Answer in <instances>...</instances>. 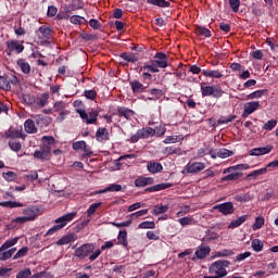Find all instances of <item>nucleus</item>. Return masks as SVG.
Masks as SVG:
<instances>
[{
	"instance_id": "473e14b6",
	"label": "nucleus",
	"mask_w": 278,
	"mask_h": 278,
	"mask_svg": "<svg viewBox=\"0 0 278 278\" xmlns=\"http://www.w3.org/2000/svg\"><path fill=\"white\" fill-rule=\"evenodd\" d=\"M139 134L141 135V138H143V139L153 138V136H155V129L151 128V127L141 128V129H139Z\"/></svg>"
},
{
	"instance_id": "052dcab7",
	"label": "nucleus",
	"mask_w": 278,
	"mask_h": 278,
	"mask_svg": "<svg viewBox=\"0 0 278 278\" xmlns=\"http://www.w3.org/2000/svg\"><path fill=\"white\" fill-rule=\"evenodd\" d=\"M2 177L5 181H15L16 174L14 172H7L2 174Z\"/></svg>"
},
{
	"instance_id": "7c9ffc66",
	"label": "nucleus",
	"mask_w": 278,
	"mask_h": 278,
	"mask_svg": "<svg viewBox=\"0 0 278 278\" xmlns=\"http://www.w3.org/2000/svg\"><path fill=\"white\" fill-rule=\"evenodd\" d=\"M248 168H249V164H238V165L230 166V167L224 169L223 174L227 175V173L231 174L236 170H248Z\"/></svg>"
},
{
	"instance_id": "4468645a",
	"label": "nucleus",
	"mask_w": 278,
	"mask_h": 278,
	"mask_svg": "<svg viewBox=\"0 0 278 278\" xmlns=\"http://www.w3.org/2000/svg\"><path fill=\"white\" fill-rule=\"evenodd\" d=\"M38 206H29L23 211V215L26 217L27 222L30 223L35 218H38Z\"/></svg>"
},
{
	"instance_id": "7ed1b4c3",
	"label": "nucleus",
	"mask_w": 278,
	"mask_h": 278,
	"mask_svg": "<svg viewBox=\"0 0 278 278\" xmlns=\"http://www.w3.org/2000/svg\"><path fill=\"white\" fill-rule=\"evenodd\" d=\"M15 244H18V237H15L13 239L7 240L1 247H0V262H5L12 257L16 253V248H12ZM10 249V250H8Z\"/></svg>"
},
{
	"instance_id": "79ce46f5",
	"label": "nucleus",
	"mask_w": 278,
	"mask_h": 278,
	"mask_svg": "<svg viewBox=\"0 0 278 278\" xmlns=\"http://www.w3.org/2000/svg\"><path fill=\"white\" fill-rule=\"evenodd\" d=\"M118 114L119 116H124L127 121L131 119V116H134V111L126 109V108H121L118 109Z\"/></svg>"
},
{
	"instance_id": "9b49d317",
	"label": "nucleus",
	"mask_w": 278,
	"mask_h": 278,
	"mask_svg": "<svg viewBox=\"0 0 278 278\" xmlns=\"http://www.w3.org/2000/svg\"><path fill=\"white\" fill-rule=\"evenodd\" d=\"M213 210H218V212H220V214H224V216H229V214H233V203L226 202V203L217 204L213 206Z\"/></svg>"
},
{
	"instance_id": "ea45409f",
	"label": "nucleus",
	"mask_w": 278,
	"mask_h": 278,
	"mask_svg": "<svg viewBox=\"0 0 278 278\" xmlns=\"http://www.w3.org/2000/svg\"><path fill=\"white\" fill-rule=\"evenodd\" d=\"M36 103L39 108H45L49 103V93H42L36 99Z\"/></svg>"
},
{
	"instance_id": "58836bf2",
	"label": "nucleus",
	"mask_w": 278,
	"mask_h": 278,
	"mask_svg": "<svg viewBox=\"0 0 278 278\" xmlns=\"http://www.w3.org/2000/svg\"><path fill=\"white\" fill-rule=\"evenodd\" d=\"M268 173V168L267 167H263L261 169H256L254 172H252L251 174H249L247 176V179H251V177L253 179H257V177H260V175H266Z\"/></svg>"
},
{
	"instance_id": "412c9836",
	"label": "nucleus",
	"mask_w": 278,
	"mask_h": 278,
	"mask_svg": "<svg viewBox=\"0 0 278 278\" xmlns=\"http://www.w3.org/2000/svg\"><path fill=\"white\" fill-rule=\"evenodd\" d=\"M75 240H77V235L68 233L56 241V244L58 247H64V244H71V242H75Z\"/></svg>"
},
{
	"instance_id": "0eeeda50",
	"label": "nucleus",
	"mask_w": 278,
	"mask_h": 278,
	"mask_svg": "<svg viewBox=\"0 0 278 278\" xmlns=\"http://www.w3.org/2000/svg\"><path fill=\"white\" fill-rule=\"evenodd\" d=\"M201 92L202 97H215L216 99L223 97V89L213 86H201Z\"/></svg>"
},
{
	"instance_id": "e2e57ef3",
	"label": "nucleus",
	"mask_w": 278,
	"mask_h": 278,
	"mask_svg": "<svg viewBox=\"0 0 278 278\" xmlns=\"http://www.w3.org/2000/svg\"><path fill=\"white\" fill-rule=\"evenodd\" d=\"M232 121H236V115H230L228 117H220L218 119L219 125H227L228 123H232Z\"/></svg>"
},
{
	"instance_id": "774afa93",
	"label": "nucleus",
	"mask_w": 278,
	"mask_h": 278,
	"mask_svg": "<svg viewBox=\"0 0 278 278\" xmlns=\"http://www.w3.org/2000/svg\"><path fill=\"white\" fill-rule=\"evenodd\" d=\"M74 151H81L86 147V141H76L73 143Z\"/></svg>"
},
{
	"instance_id": "5701e85b",
	"label": "nucleus",
	"mask_w": 278,
	"mask_h": 278,
	"mask_svg": "<svg viewBox=\"0 0 278 278\" xmlns=\"http://www.w3.org/2000/svg\"><path fill=\"white\" fill-rule=\"evenodd\" d=\"M121 190H123V186L112 184L102 190L96 191L94 194H105V192H121Z\"/></svg>"
},
{
	"instance_id": "f8f14e48",
	"label": "nucleus",
	"mask_w": 278,
	"mask_h": 278,
	"mask_svg": "<svg viewBox=\"0 0 278 278\" xmlns=\"http://www.w3.org/2000/svg\"><path fill=\"white\" fill-rule=\"evenodd\" d=\"M33 155L35 160H39L40 162H49L52 154L49 150H46V148L41 147L39 150H36Z\"/></svg>"
},
{
	"instance_id": "423d86ee",
	"label": "nucleus",
	"mask_w": 278,
	"mask_h": 278,
	"mask_svg": "<svg viewBox=\"0 0 278 278\" xmlns=\"http://www.w3.org/2000/svg\"><path fill=\"white\" fill-rule=\"evenodd\" d=\"M37 36V45H47L49 40L51 39V28L47 26H41L36 31Z\"/></svg>"
},
{
	"instance_id": "37998d69",
	"label": "nucleus",
	"mask_w": 278,
	"mask_h": 278,
	"mask_svg": "<svg viewBox=\"0 0 278 278\" xmlns=\"http://www.w3.org/2000/svg\"><path fill=\"white\" fill-rule=\"evenodd\" d=\"M165 212H168V205H155L152 214H154V216H160V214H165Z\"/></svg>"
},
{
	"instance_id": "c03bdc74",
	"label": "nucleus",
	"mask_w": 278,
	"mask_h": 278,
	"mask_svg": "<svg viewBox=\"0 0 278 278\" xmlns=\"http://www.w3.org/2000/svg\"><path fill=\"white\" fill-rule=\"evenodd\" d=\"M103 205V202H97L93 203L89 206V208L87 210V216L90 218V216H93L94 212H97V210H99V207H101Z\"/></svg>"
},
{
	"instance_id": "4c0bfd02",
	"label": "nucleus",
	"mask_w": 278,
	"mask_h": 278,
	"mask_svg": "<svg viewBox=\"0 0 278 278\" xmlns=\"http://www.w3.org/2000/svg\"><path fill=\"white\" fill-rule=\"evenodd\" d=\"M195 34H197V36H204V38H211L212 37V31H210V29H207L203 26H198L195 28Z\"/></svg>"
},
{
	"instance_id": "a19ab883",
	"label": "nucleus",
	"mask_w": 278,
	"mask_h": 278,
	"mask_svg": "<svg viewBox=\"0 0 278 278\" xmlns=\"http://www.w3.org/2000/svg\"><path fill=\"white\" fill-rule=\"evenodd\" d=\"M148 3L157 5V8H170V1L166 0H148Z\"/></svg>"
},
{
	"instance_id": "3c124183",
	"label": "nucleus",
	"mask_w": 278,
	"mask_h": 278,
	"mask_svg": "<svg viewBox=\"0 0 278 278\" xmlns=\"http://www.w3.org/2000/svg\"><path fill=\"white\" fill-rule=\"evenodd\" d=\"M70 22L73 24V25H84V23H88V21H86L84 17L79 16V15H73L71 18H70Z\"/></svg>"
},
{
	"instance_id": "a878e982",
	"label": "nucleus",
	"mask_w": 278,
	"mask_h": 278,
	"mask_svg": "<svg viewBox=\"0 0 278 278\" xmlns=\"http://www.w3.org/2000/svg\"><path fill=\"white\" fill-rule=\"evenodd\" d=\"M24 129L26 134H36L38 131V127H36L34 119H26L24 123Z\"/></svg>"
},
{
	"instance_id": "5fc2aeb1",
	"label": "nucleus",
	"mask_w": 278,
	"mask_h": 278,
	"mask_svg": "<svg viewBox=\"0 0 278 278\" xmlns=\"http://www.w3.org/2000/svg\"><path fill=\"white\" fill-rule=\"evenodd\" d=\"M28 252L29 248L24 247L16 252V254L13 256V260H21V257H25V255H27Z\"/></svg>"
},
{
	"instance_id": "c9c22d12",
	"label": "nucleus",
	"mask_w": 278,
	"mask_h": 278,
	"mask_svg": "<svg viewBox=\"0 0 278 278\" xmlns=\"http://www.w3.org/2000/svg\"><path fill=\"white\" fill-rule=\"evenodd\" d=\"M179 225L181 227H188V225H195L197 220H194V217L192 216H186L178 219Z\"/></svg>"
},
{
	"instance_id": "393cba45",
	"label": "nucleus",
	"mask_w": 278,
	"mask_h": 278,
	"mask_svg": "<svg viewBox=\"0 0 278 278\" xmlns=\"http://www.w3.org/2000/svg\"><path fill=\"white\" fill-rule=\"evenodd\" d=\"M202 75L204 77H211L213 79H222L223 73L218 70H203Z\"/></svg>"
},
{
	"instance_id": "39448f33",
	"label": "nucleus",
	"mask_w": 278,
	"mask_h": 278,
	"mask_svg": "<svg viewBox=\"0 0 278 278\" xmlns=\"http://www.w3.org/2000/svg\"><path fill=\"white\" fill-rule=\"evenodd\" d=\"M76 112L87 125H94V123H97L99 111L91 110L89 113H87L86 110L77 109Z\"/></svg>"
},
{
	"instance_id": "20e7f679",
	"label": "nucleus",
	"mask_w": 278,
	"mask_h": 278,
	"mask_svg": "<svg viewBox=\"0 0 278 278\" xmlns=\"http://www.w3.org/2000/svg\"><path fill=\"white\" fill-rule=\"evenodd\" d=\"M76 216L77 213H67L56 218L55 225L47 231L46 236H53V233L60 231V229H64V227H66V225H68V223H71V220H73V218Z\"/></svg>"
},
{
	"instance_id": "69168bd1",
	"label": "nucleus",
	"mask_w": 278,
	"mask_h": 278,
	"mask_svg": "<svg viewBox=\"0 0 278 278\" xmlns=\"http://www.w3.org/2000/svg\"><path fill=\"white\" fill-rule=\"evenodd\" d=\"M9 147L12 151H21L22 146L18 141H9Z\"/></svg>"
},
{
	"instance_id": "603ef678",
	"label": "nucleus",
	"mask_w": 278,
	"mask_h": 278,
	"mask_svg": "<svg viewBox=\"0 0 278 278\" xmlns=\"http://www.w3.org/2000/svg\"><path fill=\"white\" fill-rule=\"evenodd\" d=\"M277 127V119H269L267 123L264 124L263 129L265 131H273Z\"/></svg>"
},
{
	"instance_id": "9d476101",
	"label": "nucleus",
	"mask_w": 278,
	"mask_h": 278,
	"mask_svg": "<svg viewBox=\"0 0 278 278\" xmlns=\"http://www.w3.org/2000/svg\"><path fill=\"white\" fill-rule=\"evenodd\" d=\"M185 170H187V173H190L191 175H197V173H201V170H205V163H202V162L188 163L185 167Z\"/></svg>"
},
{
	"instance_id": "2eb2a0df",
	"label": "nucleus",
	"mask_w": 278,
	"mask_h": 278,
	"mask_svg": "<svg viewBox=\"0 0 278 278\" xmlns=\"http://www.w3.org/2000/svg\"><path fill=\"white\" fill-rule=\"evenodd\" d=\"M147 170L148 173H151V175H157V173H162V170H164V166H162V163L150 161L147 164Z\"/></svg>"
},
{
	"instance_id": "a211bd4d",
	"label": "nucleus",
	"mask_w": 278,
	"mask_h": 278,
	"mask_svg": "<svg viewBox=\"0 0 278 278\" xmlns=\"http://www.w3.org/2000/svg\"><path fill=\"white\" fill-rule=\"evenodd\" d=\"M154 58V64H156L159 68H166V66H168V58H166L164 53L157 52Z\"/></svg>"
},
{
	"instance_id": "de8ad7c7",
	"label": "nucleus",
	"mask_w": 278,
	"mask_h": 278,
	"mask_svg": "<svg viewBox=\"0 0 278 278\" xmlns=\"http://www.w3.org/2000/svg\"><path fill=\"white\" fill-rule=\"evenodd\" d=\"M231 155H233V151L227 149H219L217 151V157H220L222 160H225L226 157H231Z\"/></svg>"
},
{
	"instance_id": "bb28decb",
	"label": "nucleus",
	"mask_w": 278,
	"mask_h": 278,
	"mask_svg": "<svg viewBox=\"0 0 278 278\" xmlns=\"http://www.w3.org/2000/svg\"><path fill=\"white\" fill-rule=\"evenodd\" d=\"M164 144H176V142H184V135L167 136L163 140Z\"/></svg>"
},
{
	"instance_id": "a18cd8bd",
	"label": "nucleus",
	"mask_w": 278,
	"mask_h": 278,
	"mask_svg": "<svg viewBox=\"0 0 278 278\" xmlns=\"http://www.w3.org/2000/svg\"><path fill=\"white\" fill-rule=\"evenodd\" d=\"M235 200H237L239 203H249V201H253V195L249 193L239 194L235 197Z\"/></svg>"
},
{
	"instance_id": "b1692460",
	"label": "nucleus",
	"mask_w": 278,
	"mask_h": 278,
	"mask_svg": "<svg viewBox=\"0 0 278 278\" xmlns=\"http://www.w3.org/2000/svg\"><path fill=\"white\" fill-rule=\"evenodd\" d=\"M167 188H173V184L162 182V184L152 186L146 190H147V192H160L161 190H167Z\"/></svg>"
},
{
	"instance_id": "bf43d9fd",
	"label": "nucleus",
	"mask_w": 278,
	"mask_h": 278,
	"mask_svg": "<svg viewBox=\"0 0 278 278\" xmlns=\"http://www.w3.org/2000/svg\"><path fill=\"white\" fill-rule=\"evenodd\" d=\"M149 214V208L137 211L129 215V218H140L141 216H147Z\"/></svg>"
},
{
	"instance_id": "c85d7f7f",
	"label": "nucleus",
	"mask_w": 278,
	"mask_h": 278,
	"mask_svg": "<svg viewBox=\"0 0 278 278\" xmlns=\"http://www.w3.org/2000/svg\"><path fill=\"white\" fill-rule=\"evenodd\" d=\"M247 218H249V215L240 216L237 219H233L229 225L228 229H236L237 227H240V225H243V223H247Z\"/></svg>"
},
{
	"instance_id": "864d4df0",
	"label": "nucleus",
	"mask_w": 278,
	"mask_h": 278,
	"mask_svg": "<svg viewBox=\"0 0 278 278\" xmlns=\"http://www.w3.org/2000/svg\"><path fill=\"white\" fill-rule=\"evenodd\" d=\"M252 249L256 251V253H260V251L264 249V243L260 239H254L252 241Z\"/></svg>"
},
{
	"instance_id": "6e6552de",
	"label": "nucleus",
	"mask_w": 278,
	"mask_h": 278,
	"mask_svg": "<svg viewBox=\"0 0 278 278\" xmlns=\"http://www.w3.org/2000/svg\"><path fill=\"white\" fill-rule=\"evenodd\" d=\"M5 138H11L12 140L16 138H22V140H25V131H23V126L17 127H11L4 132Z\"/></svg>"
},
{
	"instance_id": "2f4dec72",
	"label": "nucleus",
	"mask_w": 278,
	"mask_h": 278,
	"mask_svg": "<svg viewBox=\"0 0 278 278\" xmlns=\"http://www.w3.org/2000/svg\"><path fill=\"white\" fill-rule=\"evenodd\" d=\"M266 90L261 89V90H256L248 96H245V101H253V99H262L264 97V94H266Z\"/></svg>"
},
{
	"instance_id": "c756f323",
	"label": "nucleus",
	"mask_w": 278,
	"mask_h": 278,
	"mask_svg": "<svg viewBox=\"0 0 278 278\" xmlns=\"http://www.w3.org/2000/svg\"><path fill=\"white\" fill-rule=\"evenodd\" d=\"M242 175H243L242 173L231 172L227 176L220 178V181H222V184L225 181H238V179H240V177H242Z\"/></svg>"
},
{
	"instance_id": "6ab92c4d",
	"label": "nucleus",
	"mask_w": 278,
	"mask_h": 278,
	"mask_svg": "<svg viewBox=\"0 0 278 278\" xmlns=\"http://www.w3.org/2000/svg\"><path fill=\"white\" fill-rule=\"evenodd\" d=\"M153 182L154 180L151 177L139 176L135 180V186L136 188H144L146 186H152Z\"/></svg>"
},
{
	"instance_id": "09e8293b",
	"label": "nucleus",
	"mask_w": 278,
	"mask_h": 278,
	"mask_svg": "<svg viewBox=\"0 0 278 278\" xmlns=\"http://www.w3.org/2000/svg\"><path fill=\"white\" fill-rule=\"evenodd\" d=\"M132 92H143L144 91V85H142L140 81L135 80L130 84Z\"/></svg>"
},
{
	"instance_id": "13d9d810",
	"label": "nucleus",
	"mask_w": 278,
	"mask_h": 278,
	"mask_svg": "<svg viewBox=\"0 0 278 278\" xmlns=\"http://www.w3.org/2000/svg\"><path fill=\"white\" fill-rule=\"evenodd\" d=\"M31 277V269L25 268L23 270H20L16 275V278H29Z\"/></svg>"
},
{
	"instance_id": "6e6d98bb",
	"label": "nucleus",
	"mask_w": 278,
	"mask_h": 278,
	"mask_svg": "<svg viewBox=\"0 0 278 278\" xmlns=\"http://www.w3.org/2000/svg\"><path fill=\"white\" fill-rule=\"evenodd\" d=\"M186 214H190V205H185L179 207V212L176 213L177 218H181L186 216Z\"/></svg>"
},
{
	"instance_id": "72a5a7b5",
	"label": "nucleus",
	"mask_w": 278,
	"mask_h": 278,
	"mask_svg": "<svg viewBox=\"0 0 278 278\" xmlns=\"http://www.w3.org/2000/svg\"><path fill=\"white\" fill-rule=\"evenodd\" d=\"M181 153V148H176V147H173V146H169V147H166L164 150H163V155H179Z\"/></svg>"
},
{
	"instance_id": "cd10ccee",
	"label": "nucleus",
	"mask_w": 278,
	"mask_h": 278,
	"mask_svg": "<svg viewBox=\"0 0 278 278\" xmlns=\"http://www.w3.org/2000/svg\"><path fill=\"white\" fill-rule=\"evenodd\" d=\"M17 66L21 68L22 73H24L25 75H29V73H31V66L24 59L17 60Z\"/></svg>"
},
{
	"instance_id": "f257e3e1",
	"label": "nucleus",
	"mask_w": 278,
	"mask_h": 278,
	"mask_svg": "<svg viewBox=\"0 0 278 278\" xmlns=\"http://www.w3.org/2000/svg\"><path fill=\"white\" fill-rule=\"evenodd\" d=\"M88 255H90V262H94V260L101 255V250L98 249L94 251V244L92 243H85L75 250V256L78 257V260H86Z\"/></svg>"
},
{
	"instance_id": "8fccbe9b",
	"label": "nucleus",
	"mask_w": 278,
	"mask_h": 278,
	"mask_svg": "<svg viewBox=\"0 0 278 278\" xmlns=\"http://www.w3.org/2000/svg\"><path fill=\"white\" fill-rule=\"evenodd\" d=\"M119 56L122 58V60H125L126 62H138V56H136V54L134 53L124 52Z\"/></svg>"
},
{
	"instance_id": "e433bc0d",
	"label": "nucleus",
	"mask_w": 278,
	"mask_h": 278,
	"mask_svg": "<svg viewBox=\"0 0 278 278\" xmlns=\"http://www.w3.org/2000/svg\"><path fill=\"white\" fill-rule=\"evenodd\" d=\"M265 223H266V219H264V216L256 217L254 224L252 225L253 231H257L262 229Z\"/></svg>"
},
{
	"instance_id": "49530a36",
	"label": "nucleus",
	"mask_w": 278,
	"mask_h": 278,
	"mask_svg": "<svg viewBox=\"0 0 278 278\" xmlns=\"http://www.w3.org/2000/svg\"><path fill=\"white\" fill-rule=\"evenodd\" d=\"M117 240H118L119 244H122L123 247H127L129 244L127 242V231L126 230L119 231V233L117 236Z\"/></svg>"
},
{
	"instance_id": "dca6fc26",
	"label": "nucleus",
	"mask_w": 278,
	"mask_h": 278,
	"mask_svg": "<svg viewBox=\"0 0 278 278\" xmlns=\"http://www.w3.org/2000/svg\"><path fill=\"white\" fill-rule=\"evenodd\" d=\"M7 47L10 53H13V51H16L17 53H23V51L25 50V46H23V43L14 40L8 41Z\"/></svg>"
},
{
	"instance_id": "1a4fd4ad",
	"label": "nucleus",
	"mask_w": 278,
	"mask_h": 278,
	"mask_svg": "<svg viewBox=\"0 0 278 278\" xmlns=\"http://www.w3.org/2000/svg\"><path fill=\"white\" fill-rule=\"evenodd\" d=\"M261 108L260 101H251L244 104L243 106V113L242 117L247 118L248 116H251L254 112H257V110Z\"/></svg>"
},
{
	"instance_id": "f704fd0d",
	"label": "nucleus",
	"mask_w": 278,
	"mask_h": 278,
	"mask_svg": "<svg viewBox=\"0 0 278 278\" xmlns=\"http://www.w3.org/2000/svg\"><path fill=\"white\" fill-rule=\"evenodd\" d=\"M1 207H9L10 210H14V207H24V204L16 201H4L0 202Z\"/></svg>"
},
{
	"instance_id": "0e129e2a",
	"label": "nucleus",
	"mask_w": 278,
	"mask_h": 278,
	"mask_svg": "<svg viewBox=\"0 0 278 278\" xmlns=\"http://www.w3.org/2000/svg\"><path fill=\"white\" fill-rule=\"evenodd\" d=\"M229 5L232 11L238 12L240 10V0H229Z\"/></svg>"
},
{
	"instance_id": "f3484780",
	"label": "nucleus",
	"mask_w": 278,
	"mask_h": 278,
	"mask_svg": "<svg viewBox=\"0 0 278 278\" xmlns=\"http://www.w3.org/2000/svg\"><path fill=\"white\" fill-rule=\"evenodd\" d=\"M273 151V146H266L263 148H254L250 150V155L252 156H260V155H268Z\"/></svg>"
},
{
	"instance_id": "aec40b11",
	"label": "nucleus",
	"mask_w": 278,
	"mask_h": 278,
	"mask_svg": "<svg viewBox=\"0 0 278 278\" xmlns=\"http://www.w3.org/2000/svg\"><path fill=\"white\" fill-rule=\"evenodd\" d=\"M41 142H42L41 148L46 149L50 153H51V149H53V147H55V138H53L51 136H43L41 138Z\"/></svg>"
},
{
	"instance_id": "4d7b16f0",
	"label": "nucleus",
	"mask_w": 278,
	"mask_h": 278,
	"mask_svg": "<svg viewBox=\"0 0 278 278\" xmlns=\"http://www.w3.org/2000/svg\"><path fill=\"white\" fill-rule=\"evenodd\" d=\"M138 229H155V222H142L138 225Z\"/></svg>"
},
{
	"instance_id": "4be33fe9",
	"label": "nucleus",
	"mask_w": 278,
	"mask_h": 278,
	"mask_svg": "<svg viewBox=\"0 0 278 278\" xmlns=\"http://www.w3.org/2000/svg\"><path fill=\"white\" fill-rule=\"evenodd\" d=\"M96 138L98 142H106V140H110V131L106 128H99L96 132Z\"/></svg>"
},
{
	"instance_id": "f03ea898",
	"label": "nucleus",
	"mask_w": 278,
	"mask_h": 278,
	"mask_svg": "<svg viewBox=\"0 0 278 278\" xmlns=\"http://www.w3.org/2000/svg\"><path fill=\"white\" fill-rule=\"evenodd\" d=\"M227 268H229V261H216L208 267V273L211 276H204V278L227 277Z\"/></svg>"
},
{
	"instance_id": "ddd939ff",
	"label": "nucleus",
	"mask_w": 278,
	"mask_h": 278,
	"mask_svg": "<svg viewBox=\"0 0 278 278\" xmlns=\"http://www.w3.org/2000/svg\"><path fill=\"white\" fill-rule=\"evenodd\" d=\"M212 251V249H210V245H200L195 253H194V257H192L191 260H205L206 255H210V252Z\"/></svg>"
},
{
	"instance_id": "680f3d73",
	"label": "nucleus",
	"mask_w": 278,
	"mask_h": 278,
	"mask_svg": "<svg viewBox=\"0 0 278 278\" xmlns=\"http://www.w3.org/2000/svg\"><path fill=\"white\" fill-rule=\"evenodd\" d=\"M0 88L2 90H10V81L7 77L0 76Z\"/></svg>"
},
{
	"instance_id": "338daca9",
	"label": "nucleus",
	"mask_w": 278,
	"mask_h": 278,
	"mask_svg": "<svg viewBox=\"0 0 278 278\" xmlns=\"http://www.w3.org/2000/svg\"><path fill=\"white\" fill-rule=\"evenodd\" d=\"M140 207H144V203L137 202L128 206V212H136V210H140Z\"/></svg>"
}]
</instances>
